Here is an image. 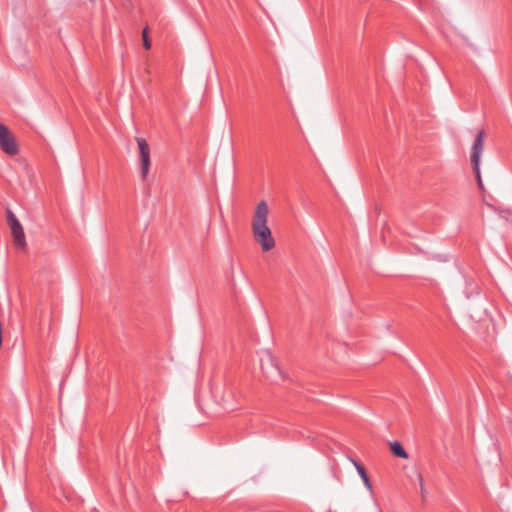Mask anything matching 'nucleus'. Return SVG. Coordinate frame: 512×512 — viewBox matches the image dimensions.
I'll list each match as a JSON object with an SVG mask.
<instances>
[{
  "label": "nucleus",
  "mask_w": 512,
  "mask_h": 512,
  "mask_svg": "<svg viewBox=\"0 0 512 512\" xmlns=\"http://www.w3.org/2000/svg\"><path fill=\"white\" fill-rule=\"evenodd\" d=\"M362 480H363V483H364V486L366 487V489H367L369 492H372V490H373V489H372V484H371V482H370L369 477H368V476H367V477H364Z\"/></svg>",
  "instance_id": "obj_11"
},
{
  "label": "nucleus",
  "mask_w": 512,
  "mask_h": 512,
  "mask_svg": "<svg viewBox=\"0 0 512 512\" xmlns=\"http://www.w3.org/2000/svg\"><path fill=\"white\" fill-rule=\"evenodd\" d=\"M389 448L395 456H397L399 458H403V459L408 458V453L404 450V448L402 447V445L399 442L394 441V442L389 443Z\"/></svg>",
  "instance_id": "obj_7"
},
{
  "label": "nucleus",
  "mask_w": 512,
  "mask_h": 512,
  "mask_svg": "<svg viewBox=\"0 0 512 512\" xmlns=\"http://www.w3.org/2000/svg\"><path fill=\"white\" fill-rule=\"evenodd\" d=\"M259 362L263 374L271 382L278 383L285 378L278 360L269 350H261L259 352Z\"/></svg>",
  "instance_id": "obj_2"
},
{
  "label": "nucleus",
  "mask_w": 512,
  "mask_h": 512,
  "mask_svg": "<svg viewBox=\"0 0 512 512\" xmlns=\"http://www.w3.org/2000/svg\"><path fill=\"white\" fill-rule=\"evenodd\" d=\"M268 214L269 208L267 203L260 201L256 206L252 219L253 236L264 252L270 251L275 247V240L267 225Z\"/></svg>",
  "instance_id": "obj_1"
},
{
  "label": "nucleus",
  "mask_w": 512,
  "mask_h": 512,
  "mask_svg": "<svg viewBox=\"0 0 512 512\" xmlns=\"http://www.w3.org/2000/svg\"><path fill=\"white\" fill-rule=\"evenodd\" d=\"M484 131H479L476 135L470 153V162L475 173L478 185L482 187V178L480 172L481 155L484 150Z\"/></svg>",
  "instance_id": "obj_3"
},
{
  "label": "nucleus",
  "mask_w": 512,
  "mask_h": 512,
  "mask_svg": "<svg viewBox=\"0 0 512 512\" xmlns=\"http://www.w3.org/2000/svg\"><path fill=\"white\" fill-rule=\"evenodd\" d=\"M349 461L354 465V467L356 468V470H357L359 476L361 477V479H363L364 477L368 476L366 471H365V469H364V467L361 464H359L357 461H355L352 458H349Z\"/></svg>",
  "instance_id": "obj_8"
},
{
  "label": "nucleus",
  "mask_w": 512,
  "mask_h": 512,
  "mask_svg": "<svg viewBox=\"0 0 512 512\" xmlns=\"http://www.w3.org/2000/svg\"><path fill=\"white\" fill-rule=\"evenodd\" d=\"M0 149L8 156H15L19 153V145L15 136L2 123H0Z\"/></svg>",
  "instance_id": "obj_4"
},
{
  "label": "nucleus",
  "mask_w": 512,
  "mask_h": 512,
  "mask_svg": "<svg viewBox=\"0 0 512 512\" xmlns=\"http://www.w3.org/2000/svg\"><path fill=\"white\" fill-rule=\"evenodd\" d=\"M142 36H143V45H144V47L146 49H150L151 44H150V41L148 39V35H147V30L146 29H144Z\"/></svg>",
  "instance_id": "obj_10"
},
{
  "label": "nucleus",
  "mask_w": 512,
  "mask_h": 512,
  "mask_svg": "<svg viewBox=\"0 0 512 512\" xmlns=\"http://www.w3.org/2000/svg\"><path fill=\"white\" fill-rule=\"evenodd\" d=\"M8 224L11 229L14 244L16 247L24 249L26 247V240L23 227L11 211L8 212Z\"/></svg>",
  "instance_id": "obj_6"
},
{
  "label": "nucleus",
  "mask_w": 512,
  "mask_h": 512,
  "mask_svg": "<svg viewBox=\"0 0 512 512\" xmlns=\"http://www.w3.org/2000/svg\"><path fill=\"white\" fill-rule=\"evenodd\" d=\"M136 142L139 150L140 174L142 180H145L149 174L151 166L150 147L147 141L143 138L137 137Z\"/></svg>",
  "instance_id": "obj_5"
},
{
  "label": "nucleus",
  "mask_w": 512,
  "mask_h": 512,
  "mask_svg": "<svg viewBox=\"0 0 512 512\" xmlns=\"http://www.w3.org/2000/svg\"><path fill=\"white\" fill-rule=\"evenodd\" d=\"M374 504L376 506L377 512H382V510L380 508V505H379V503L376 500H374Z\"/></svg>",
  "instance_id": "obj_12"
},
{
  "label": "nucleus",
  "mask_w": 512,
  "mask_h": 512,
  "mask_svg": "<svg viewBox=\"0 0 512 512\" xmlns=\"http://www.w3.org/2000/svg\"><path fill=\"white\" fill-rule=\"evenodd\" d=\"M417 481L419 484L420 493L422 496H424L426 494V489H425L424 480H423V477L421 474L417 475Z\"/></svg>",
  "instance_id": "obj_9"
}]
</instances>
